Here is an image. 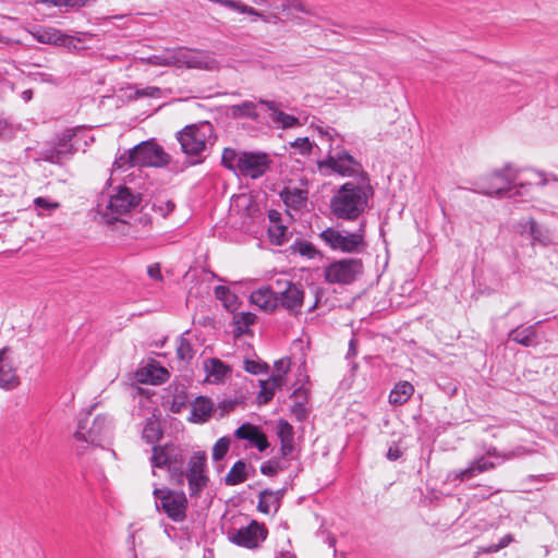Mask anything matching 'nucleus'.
<instances>
[{
    "instance_id": "22",
    "label": "nucleus",
    "mask_w": 558,
    "mask_h": 558,
    "mask_svg": "<svg viewBox=\"0 0 558 558\" xmlns=\"http://www.w3.org/2000/svg\"><path fill=\"white\" fill-rule=\"evenodd\" d=\"M234 436L239 439L248 440L250 444L259 451L266 450L269 446L266 435L257 426L248 423L238 427L234 432Z\"/></svg>"
},
{
    "instance_id": "30",
    "label": "nucleus",
    "mask_w": 558,
    "mask_h": 558,
    "mask_svg": "<svg viewBox=\"0 0 558 558\" xmlns=\"http://www.w3.org/2000/svg\"><path fill=\"white\" fill-rule=\"evenodd\" d=\"M414 392V387L409 381H400L391 390L389 402L391 404L401 405L405 403Z\"/></svg>"
},
{
    "instance_id": "2",
    "label": "nucleus",
    "mask_w": 558,
    "mask_h": 558,
    "mask_svg": "<svg viewBox=\"0 0 558 558\" xmlns=\"http://www.w3.org/2000/svg\"><path fill=\"white\" fill-rule=\"evenodd\" d=\"M144 64L153 66H175L186 69L214 70L217 62L209 54L187 48H167L146 58H140Z\"/></svg>"
},
{
    "instance_id": "23",
    "label": "nucleus",
    "mask_w": 558,
    "mask_h": 558,
    "mask_svg": "<svg viewBox=\"0 0 558 558\" xmlns=\"http://www.w3.org/2000/svg\"><path fill=\"white\" fill-rule=\"evenodd\" d=\"M251 303L265 312H272L278 306V296L269 287H262L251 294Z\"/></svg>"
},
{
    "instance_id": "11",
    "label": "nucleus",
    "mask_w": 558,
    "mask_h": 558,
    "mask_svg": "<svg viewBox=\"0 0 558 558\" xmlns=\"http://www.w3.org/2000/svg\"><path fill=\"white\" fill-rule=\"evenodd\" d=\"M184 476L187 481L190 496L192 498L199 497L209 482L205 451L197 450L191 454Z\"/></svg>"
},
{
    "instance_id": "51",
    "label": "nucleus",
    "mask_w": 558,
    "mask_h": 558,
    "mask_svg": "<svg viewBox=\"0 0 558 558\" xmlns=\"http://www.w3.org/2000/svg\"><path fill=\"white\" fill-rule=\"evenodd\" d=\"M290 365H291V362L289 359H280L278 361H276L275 362V368L277 372L276 374L282 375V378L284 379V375L290 369Z\"/></svg>"
},
{
    "instance_id": "57",
    "label": "nucleus",
    "mask_w": 558,
    "mask_h": 558,
    "mask_svg": "<svg viewBox=\"0 0 558 558\" xmlns=\"http://www.w3.org/2000/svg\"><path fill=\"white\" fill-rule=\"evenodd\" d=\"M235 205H247L250 203V197L245 194L238 195L233 198Z\"/></svg>"
},
{
    "instance_id": "32",
    "label": "nucleus",
    "mask_w": 558,
    "mask_h": 558,
    "mask_svg": "<svg viewBox=\"0 0 558 558\" xmlns=\"http://www.w3.org/2000/svg\"><path fill=\"white\" fill-rule=\"evenodd\" d=\"M280 507L278 501V497L276 494H272V490H263L258 496V510L263 513L269 514L271 512H277Z\"/></svg>"
},
{
    "instance_id": "39",
    "label": "nucleus",
    "mask_w": 558,
    "mask_h": 558,
    "mask_svg": "<svg viewBox=\"0 0 558 558\" xmlns=\"http://www.w3.org/2000/svg\"><path fill=\"white\" fill-rule=\"evenodd\" d=\"M215 295L229 310H231L235 305L236 296L229 290V288L225 286L216 287Z\"/></svg>"
},
{
    "instance_id": "13",
    "label": "nucleus",
    "mask_w": 558,
    "mask_h": 558,
    "mask_svg": "<svg viewBox=\"0 0 558 558\" xmlns=\"http://www.w3.org/2000/svg\"><path fill=\"white\" fill-rule=\"evenodd\" d=\"M363 271L362 262L357 258H344L330 264L325 269V279L329 283L349 284Z\"/></svg>"
},
{
    "instance_id": "1",
    "label": "nucleus",
    "mask_w": 558,
    "mask_h": 558,
    "mask_svg": "<svg viewBox=\"0 0 558 558\" xmlns=\"http://www.w3.org/2000/svg\"><path fill=\"white\" fill-rule=\"evenodd\" d=\"M373 195L369 180L363 173L357 182L350 181L340 186L331 198V211L338 218L354 220L366 210Z\"/></svg>"
},
{
    "instance_id": "24",
    "label": "nucleus",
    "mask_w": 558,
    "mask_h": 558,
    "mask_svg": "<svg viewBox=\"0 0 558 558\" xmlns=\"http://www.w3.org/2000/svg\"><path fill=\"white\" fill-rule=\"evenodd\" d=\"M206 381L209 384L222 383L231 373V368L219 359L213 357L204 362Z\"/></svg>"
},
{
    "instance_id": "63",
    "label": "nucleus",
    "mask_w": 558,
    "mask_h": 558,
    "mask_svg": "<svg viewBox=\"0 0 558 558\" xmlns=\"http://www.w3.org/2000/svg\"><path fill=\"white\" fill-rule=\"evenodd\" d=\"M51 1L52 0H35V2H37V3L49 4V5H51Z\"/></svg>"
},
{
    "instance_id": "9",
    "label": "nucleus",
    "mask_w": 558,
    "mask_h": 558,
    "mask_svg": "<svg viewBox=\"0 0 558 558\" xmlns=\"http://www.w3.org/2000/svg\"><path fill=\"white\" fill-rule=\"evenodd\" d=\"M518 177V170L510 165L493 171L490 174L481 179L476 191L487 195H512L515 186L511 184Z\"/></svg>"
},
{
    "instance_id": "52",
    "label": "nucleus",
    "mask_w": 558,
    "mask_h": 558,
    "mask_svg": "<svg viewBox=\"0 0 558 558\" xmlns=\"http://www.w3.org/2000/svg\"><path fill=\"white\" fill-rule=\"evenodd\" d=\"M147 274L154 280L159 281L162 279L161 270L158 264L148 266Z\"/></svg>"
},
{
    "instance_id": "20",
    "label": "nucleus",
    "mask_w": 558,
    "mask_h": 558,
    "mask_svg": "<svg viewBox=\"0 0 558 558\" xmlns=\"http://www.w3.org/2000/svg\"><path fill=\"white\" fill-rule=\"evenodd\" d=\"M259 104L267 108L269 111V119L277 128L286 130L302 125L296 117L283 112L282 105L280 102L260 99Z\"/></svg>"
},
{
    "instance_id": "25",
    "label": "nucleus",
    "mask_w": 558,
    "mask_h": 558,
    "mask_svg": "<svg viewBox=\"0 0 558 558\" xmlns=\"http://www.w3.org/2000/svg\"><path fill=\"white\" fill-rule=\"evenodd\" d=\"M168 378V371L156 363H148L140 372H137L138 381L145 384L160 385L165 383Z\"/></svg>"
},
{
    "instance_id": "21",
    "label": "nucleus",
    "mask_w": 558,
    "mask_h": 558,
    "mask_svg": "<svg viewBox=\"0 0 558 558\" xmlns=\"http://www.w3.org/2000/svg\"><path fill=\"white\" fill-rule=\"evenodd\" d=\"M19 376L9 356V350H0V387L7 390L13 389L19 385Z\"/></svg>"
},
{
    "instance_id": "6",
    "label": "nucleus",
    "mask_w": 558,
    "mask_h": 558,
    "mask_svg": "<svg viewBox=\"0 0 558 558\" xmlns=\"http://www.w3.org/2000/svg\"><path fill=\"white\" fill-rule=\"evenodd\" d=\"M185 460V450L183 447L166 444L163 446H154L150 457L153 469H166L171 480L182 482L184 477L183 463Z\"/></svg>"
},
{
    "instance_id": "31",
    "label": "nucleus",
    "mask_w": 558,
    "mask_h": 558,
    "mask_svg": "<svg viewBox=\"0 0 558 558\" xmlns=\"http://www.w3.org/2000/svg\"><path fill=\"white\" fill-rule=\"evenodd\" d=\"M284 384L282 375L274 374L267 381H262V389L258 395V401L260 403H267L271 400L275 395V390L281 388Z\"/></svg>"
},
{
    "instance_id": "53",
    "label": "nucleus",
    "mask_w": 558,
    "mask_h": 558,
    "mask_svg": "<svg viewBox=\"0 0 558 558\" xmlns=\"http://www.w3.org/2000/svg\"><path fill=\"white\" fill-rule=\"evenodd\" d=\"M401 454L402 452L397 446H391L387 451V458L392 461L399 459Z\"/></svg>"
},
{
    "instance_id": "34",
    "label": "nucleus",
    "mask_w": 558,
    "mask_h": 558,
    "mask_svg": "<svg viewBox=\"0 0 558 558\" xmlns=\"http://www.w3.org/2000/svg\"><path fill=\"white\" fill-rule=\"evenodd\" d=\"M519 232L531 236L533 241H543V231L532 218H524L519 222Z\"/></svg>"
},
{
    "instance_id": "18",
    "label": "nucleus",
    "mask_w": 558,
    "mask_h": 558,
    "mask_svg": "<svg viewBox=\"0 0 558 558\" xmlns=\"http://www.w3.org/2000/svg\"><path fill=\"white\" fill-rule=\"evenodd\" d=\"M277 284L282 287V290L277 293L278 303L290 313H299L304 301V290L302 286L291 281H277Z\"/></svg>"
},
{
    "instance_id": "14",
    "label": "nucleus",
    "mask_w": 558,
    "mask_h": 558,
    "mask_svg": "<svg viewBox=\"0 0 558 558\" xmlns=\"http://www.w3.org/2000/svg\"><path fill=\"white\" fill-rule=\"evenodd\" d=\"M110 429V420L106 415H98L90 424H88L87 418L80 421L74 437L77 441L99 445L109 434Z\"/></svg>"
},
{
    "instance_id": "16",
    "label": "nucleus",
    "mask_w": 558,
    "mask_h": 558,
    "mask_svg": "<svg viewBox=\"0 0 558 558\" xmlns=\"http://www.w3.org/2000/svg\"><path fill=\"white\" fill-rule=\"evenodd\" d=\"M320 238L331 248L349 253L354 252L363 242L362 233L341 232L332 228L323 231Z\"/></svg>"
},
{
    "instance_id": "50",
    "label": "nucleus",
    "mask_w": 558,
    "mask_h": 558,
    "mask_svg": "<svg viewBox=\"0 0 558 558\" xmlns=\"http://www.w3.org/2000/svg\"><path fill=\"white\" fill-rule=\"evenodd\" d=\"M14 134V126L7 120L0 119V138L9 140Z\"/></svg>"
},
{
    "instance_id": "5",
    "label": "nucleus",
    "mask_w": 558,
    "mask_h": 558,
    "mask_svg": "<svg viewBox=\"0 0 558 558\" xmlns=\"http://www.w3.org/2000/svg\"><path fill=\"white\" fill-rule=\"evenodd\" d=\"M222 163L240 175L257 179L268 169L269 159L266 154L226 148L222 153Z\"/></svg>"
},
{
    "instance_id": "38",
    "label": "nucleus",
    "mask_w": 558,
    "mask_h": 558,
    "mask_svg": "<svg viewBox=\"0 0 558 558\" xmlns=\"http://www.w3.org/2000/svg\"><path fill=\"white\" fill-rule=\"evenodd\" d=\"M275 9L281 12H290L295 10L302 13H310L308 8L301 0H280L278 4H275Z\"/></svg>"
},
{
    "instance_id": "41",
    "label": "nucleus",
    "mask_w": 558,
    "mask_h": 558,
    "mask_svg": "<svg viewBox=\"0 0 558 558\" xmlns=\"http://www.w3.org/2000/svg\"><path fill=\"white\" fill-rule=\"evenodd\" d=\"M277 434L280 441L293 440V427L287 421H279L277 425Z\"/></svg>"
},
{
    "instance_id": "17",
    "label": "nucleus",
    "mask_w": 558,
    "mask_h": 558,
    "mask_svg": "<svg viewBox=\"0 0 558 558\" xmlns=\"http://www.w3.org/2000/svg\"><path fill=\"white\" fill-rule=\"evenodd\" d=\"M267 536V530L263 524L252 521L248 525L240 527L229 536V539L245 548H256Z\"/></svg>"
},
{
    "instance_id": "42",
    "label": "nucleus",
    "mask_w": 558,
    "mask_h": 558,
    "mask_svg": "<svg viewBox=\"0 0 558 558\" xmlns=\"http://www.w3.org/2000/svg\"><path fill=\"white\" fill-rule=\"evenodd\" d=\"M34 205L36 208L40 209L38 215H44L45 211H52L59 207L57 202H52L51 199L45 197H36L34 199Z\"/></svg>"
},
{
    "instance_id": "26",
    "label": "nucleus",
    "mask_w": 558,
    "mask_h": 558,
    "mask_svg": "<svg viewBox=\"0 0 558 558\" xmlns=\"http://www.w3.org/2000/svg\"><path fill=\"white\" fill-rule=\"evenodd\" d=\"M214 410V403L205 397L196 398L191 404V421L194 423L206 422Z\"/></svg>"
},
{
    "instance_id": "59",
    "label": "nucleus",
    "mask_w": 558,
    "mask_h": 558,
    "mask_svg": "<svg viewBox=\"0 0 558 558\" xmlns=\"http://www.w3.org/2000/svg\"><path fill=\"white\" fill-rule=\"evenodd\" d=\"M33 97V92L31 89H26L22 93V98L25 100V101H29Z\"/></svg>"
},
{
    "instance_id": "56",
    "label": "nucleus",
    "mask_w": 558,
    "mask_h": 558,
    "mask_svg": "<svg viewBox=\"0 0 558 558\" xmlns=\"http://www.w3.org/2000/svg\"><path fill=\"white\" fill-rule=\"evenodd\" d=\"M512 542H513V537L511 534L505 535L504 537L500 538L499 543L497 544L499 547V550L507 547Z\"/></svg>"
},
{
    "instance_id": "60",
    "label": "nucleus",
    "mask_w": 558,
    "mask_h": 558,
    "mask_svg": "<svg viewBox=\"0 0 558 558\" xmlns=\"http://www.w3.org/2000/svg\"><path fill=\"white\" fill-rule=\"evenodd\" d=\"M256 4H265V3H268V2H274V5L277 4V0H253ZM278 2H280V0H278Z\"/></svg>"
},
{
    "instance_id": "37",
    "label": "nucleus",
    "mask_w": 558,
    "mask_h": 558,
    "mask_svg": "<svg viewBox=\"0 0 558 558\" xmlns=\"http://www.w3.org/2000/svg\"><path fill=\"white\" fill-rule=\"evenodd\" d=\"M268 234L270 242L275 245H281L287 241V228L282 222L269 225Z\"/></svg>"
},
{
    "instance_id": "44",
    "label": "nucleus",
    "mask_w": 558,
    "mask_h": 558,
    "mask_svg": "<svg viewBox=\"0 0 558 558\" xmlns=\"http://www.w3.org/2000/svg\"><path fill=\"white\" fill-rule=\"evenodd\" d=\"M290 145L291 147L296 148L302 155H308L313 147L308 137H299L294 142L290 143Z\"/></svg>"
},
{
    "instance_id": "36",
    "label": "nucleus",
    "mask_w": 558,
    "mask_h": 558,
    "mask_svg": "<svg viewBox=\"0 0 558 558\" xmlns=\"http://www.w3.org/2000/svg\"><path fill=\"white\" fill-rule=\"evenodd\" d=\"M234 324L236 325V331L242 335L247 331L248 327L256 320V315L250 312H241L234 315Z\"/></svg>"
},
{
    "instance_id": "7",
    "label": "nucleus",
    "mask_w": 558,
    "mask_h": 558,
    "mask_svg": "<svg viewBox=\"0 0 558 558\" xmlns=\"http://www.w3.org/2000/svg\"><path fill=\"white\" fill-rule=\"evenodd\" d=\"M177 138L184 154L199 156L213 144L214 126L209 122L191 124L180 131Z\"/></svg>"
},
{
    "instance_id": "33",
    "label": "nucleus",
    "mask_w": 558,
    "mask_h": 558,
    "mask_svg": "<svg viewBox=\"0 0 558 558\" xmlns=\"http://www.w3.org/2000/svg\"><path fill=\"white\" fill-rule=\"evenodd\" d=\"M247 480L246 464L243 461L235 462L226 475V484L234 486Z\"/></svg>"
},
{
    "instance_id": "47",
    "label": "nucleus",
    "mask_w": 558,
    "mask_h": 558,
    "mask_svg": "<svg viewBox=\"0 0 558 558\" xmlns=\"http://www.w3.org/2000/svg\"><path fill=\"white\" fill-rule=\"evenodd\" d=\"M281 470L278 461L269 460L262 464L260 472L267 476H274Z\"/></svg>"
},
{
    "instance_id": "35",
    "label": "nucleus",
    "mask_w": 558,
    "mask_h": 558,
    "mask_svg": "<svg viewBox=\"0 0 558 558\" xmlns=\"http://www.w3.org/2000/svg\"><path fill=\"white\" fill-rule=\"evenodd\" d=\"M161 434L159 422L154 418H148L143 428V438L149 444H155L159 440Z\"/></svg>"
},
{
    "instance_id": "55",
    "label": "nucleus",
    "mask_w": 558,
    "mask_h": 558,
    "mask_svg": "<svg viewBox=\"0 0 558 558\" xmlns=\"http://www.w3.org/2000/svg\"><path fill=\"white\" fill-rule=\"evenodd\" d=\"M293 450V440L290 441H281V452L283 456H288Z\"/></svg>"
},
{
    "instance_id": "64",
    "label": "nucleus",
    "mask_w": 558,
    "mask_h": 558,
    "mask_svg": "<svg viewBox=\"0 0 558 558\" xmlns=\"http://www.w3.org/2000/svg\"><path fill=\"white\" fill-rule=\"evenodd\" d=\"M278 558H295V557L290 554H281Z\"/></svg>"
},
{
    "instance_id": "8",
    "label": "nucleus",
    "mask_w": 558,
    "mask_h": 558,
    "mask_svg": "<svg viewBox=\"0 0 558 558\" xmlns=\"http://www.w3.org/2000/svg\"><path fill=\"white\" fill-rule=\"evenodd\" d=\"M515 452L511 451L508 453L499 452L495 447L486 449L485 453L481 457L475 458L468 468L462 470L451 471L447 475L448 481H465L471 480L478 474L490 471L502 462L513 458Z\"/></svg>"
},
{
    "instance_id": "28",
    "label": "nucleus",
    "mask_w": 558,
    "mask_h": 558,
    "mask_svg": "<svg viewBox=\"0 0 558 558\" xmlns=\"http://www.w3.org/2000/svg\"><path fill=\"white\" fill-rule=\"evenodd\" d=\"M541 322L536 323L535 325L527 326V327H518L512 329L508 337L510 340L524 345V347H531L536 343V329L535 326L538 325Z\"/></svg>"
},
{
    "instance_id": "27",
    "label": "nucleus",
    "mask_w": 558,
    "mask_h": 558,
    "mask_svg": "<svg viewBox=\"0 0 558 558\" xmlns=\"http://www.w3.org/2000/svg\"><path fill=\"white\" fill-rule=\"evenodd\" d=\"M308 192L305 189H299L295 186H287L281 197L288 207L293 209H300L306 205Z\"/></svg>"
},
{
    "instance_id": "45",
    "label": "nucleus",
    "mask_w": 558,
    "mask_h": 558,
    "mask_svg": "<svg viewBox=\"0 0 558 558\" xmlns=\"http://www.w3.org/2000/svg\"><path fill=\"white\" fill-rule=\"evenodd\" d=\"M177 351H178V356L181 360L189 361L193 357L192 347H191L190 342L183 338L180 339Z\"/></svg>"
},
{
    "instance_id": "3",
    "label": "nucleus",
    "mask_w": 558,
    "mask_h": 558,
    "mask_svg": "<svg viewBox=\"0 0 558 558\" xmlns=\"http://www.w3.org/2000/svg\"><path fill=\"white\" fill-rule=\"evenodd\" d=\"M168 162L169 156L162 147L154 141H146L119 156L113 163L111 175L119 177L120 172L134 167H162Z\"/></svg>"
},
{
    "instance_id": "4",
    "label": "nucleus",
    "mask_w": 558,
    "mask_h": 558,
    "mask_svg": "<svg viewBox=\"0 0 558 558\" xmlns=\"http://www.w3.org/2000/svg\"><path fill=\"white\" fill-rule=\"evenodd\" d=\"M87 131L83 128L68 129L63 131L53 145L40 151V159L61 165L69 160L82 146H86L92 137L86 136Z\"/></svg>"
},
{
    "instance_id": "19",
    "label": "nucleus",
    "mask_w": 558,
    "mask_h": 558,
    "mask_svg": "<svg viewBox=\"0 0 558 558\" xmlns=\"http://www.w3.org/2000/svg\"><path fill=\"white\" fill-rule=\"evenodd\" d=\"M27 32L40 44L71 47L73 37L62 33L60 29L50 26H37Z\"/></svg>"
},
{
    "instance_id": "48",
    "label": "nucleus",
    "mask_w": 558,
    "mask_h": 558,
    "mask_svg": "<svg viewBox=\"0 0 558 558\" xmlns=\"http://www.w3.org/2000/svg\"><path fill=\"white\" fill-rule=\"evenodd\" d=\"M137 97H153L158 98L161 95V89L155 86H147L135 92Z\"/></svg>"
},
{
    "instance_id": "49",
    "label": "nucleus",
    "mask_w": 558,
    "mask_h": 558,
    "mask_svg": "<svg viewBox=\"0 0 558 558\" xmlns=\"http://www.w3.org/2000/svg\"><path fill=\"white\" fill-rule=\"evenodd\" d=\"M87 0H52L51 5L53 7H68V8H81L85 5Z\"/></svg>"
},
{
    "instance_id": "15",
    "label": "nucleus",
    "mask_w": 558,
    "mask_h": 558,
    "mask_svg": "<svg viewBox=\"0 0 558 558\" xmlns=\"http://www.w3.org/2000/svg\"><path fill=\"white\" fill-rule=\"evenodd\" d=\"M320 171H332L342 177H352L363 172L361 165L345 150L330 154L325 160L318 162Z\"/></svg>"
},
{
    "instance_id": "46",
    "label": "nucleus",
    "mask_w": 558,
    "mask_h": 558,
    "mask_svg": "<svg viewBox=\"0 0 558 558\" xmlns=\"http://www.w3.org/2000/svg\"><path fill=\"white\" fill-rule=\"evenodd\" d=\"M294 251L300 253V255L305 256L307 258H313L316 255L315 247L307 242H299L294 245Z\"/></svg>"
},
{
    "instance_id": "61",
    "label": "nucleus",
    "mask_w": 558,
    "mask_h": 558,
    "mask_svg": "<svg viewBox=\"0 0 558 558\" xmlns=\"http://www.w3.org/2000/svg\"><path fill=\"white\" fill-rule=\"evenodd\" d=\"M284 493H286L284 489H279V490L272 492V494H276V496L278 497L279 502H280L281 498L283 497Z\"/></svg>"
},
{
    "instance_id": "10",
    "label": "nucleus",
    "mask_w": 558,
    "mask_h": 558,
    "mask_svg": "<svg viewBox=\"0 0 558 558\" xmlns=\"http://www.w3.org/2000/svg\"><path fill=\"white\" fill-rule=\"evenodd\" d=\"M156 508L161 509L174 522H182L186 518L187 498L183 492L169 488L155 487Z\"/></svg>"
},
{
    "instance_id": "12",
    "label": "nucleus",
    "mask_w": 558,
    "mask_h": 558,
    "mask_svg": "<svg viewBox=\"0 0 558 558\" xmlns=\"http://www.w3.org/2000/svg\"><path fill=\"white\" fill-rule=\"evenodd\" d=\"M140 204V197L132 194L130 189L122 186L114 195H111L105 208L98 206V213L106 222L118 220L119 216L129 213Z\"/></svg>"
},
{
    "instance_id": "58",
    "label": "nucleus",
    "mask_w": 558,
    "mask_h": 558,
    "mask_svg": "<svg viewBox=\"0 0 558 558\" xmlns=\"http://www.w3.org/2000/svg\"><path fill=\"white\" fill-rule=\"evenodd\" d=\"M481 551L485 553V554H493V553L499 551V547H498L497 544H492V545H488L486 547H482Z\"/></svg>"
},
{
    "instance_id": "40",
    "label": "nucleus",
    "mask_w": 558,
    "mask_h": 558,
    "mask_svg": "<svg viewBox=\"0 0 558 558\" xmlns=\"http://www.w3.org/2000/svg\"><path fill=\"white\" fill-rule=\"evenodd\" d=\"M230 442L229 437H221L216 441L213 447V459L215 461H220L226 457L230 448Z\"/></svg>"
},
{
    "instance_id": "62",
    "label": "nucleus",
    "mask_w": 558,
    "mask_h": 558,
    "mask_svg": "<svg viewBox=\"0 0 558 558\" xmlns=\"http://www.w3.org/2000/svg\"><path fill=\"white\" fill-rule=\"evenodd\" d=\"M349 354H355V342H354V340L350 341Z\"/></svg>"
},
{
    "instance_id": "43",
    "label": "nucleus",
    "mask_w": 558,
    "mask_h": 558,
    "mask_svg": "<svg viewBox=\"0 0 558 558\" xmlns=\"http://www.w3.org/2000/svg\"><path fill=\"white\" fill-rule=\"evenodd\" d=\"M268 366L265 363L254 361V360H245L244 361V369L251 374L258 375L267 372Z\"/></svg>"
},
{
    "instance_id": "29",
    "label": "nucleus",
    "mask_w": 558,
    "mask_h": 558,
    "mask_svg": "<svg viewBox=\"0 0 558 558\" xmlns=\"http://www.w3.org/2000/svg\"><path fill=\"white\" fill-rule=\"evenodd\" d=\"M258 105L260 104L243 101L242 104L231 106L229 112L233 118H247L257 121L259 118Z\"/></svg>"
},
{
    "instance_id": "54",
    "label": "nucleus",
    "mask_w": 558,
    "mask_h": 558,
    "mask_svg": "<svg viewBox=\"0 0 558 558\" xmlns=\"http://www.w3.org/2000/svg\"><path fill=\"white\" fill-rule=\"evenodd\" d=\"M268 218H269L270 225H276V223L281 222V214L277 210H270L268 213Z\"/></svg>"
}]
</instances>
